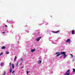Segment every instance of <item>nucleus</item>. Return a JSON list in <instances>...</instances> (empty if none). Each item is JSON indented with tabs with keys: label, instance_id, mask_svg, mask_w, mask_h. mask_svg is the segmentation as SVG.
I'll return each mask as SVG.
<instances>
[{
	"label": "nucleus",
	"instance_id": "nucleus-1",
	"mask_svg": "<svg viewBox=\"0 0 75 75\" xmlns=\"http://www.w3.org/2000/svg\"><path fill=\"white\" fill-rule=\"evenodd\" d=\"M61 54H62L64 55V58H65L67 56V55H66V53L65 52H61L60 53L58 54L57 55V57L59 56V55H61Z\"/></svg>",
	"mask_w": 75,
	"mask_h": 75
},
{
	"label": "nucleus",
	"instance_id": "nucleus-2",
	"mask_svg": "<svg viewBox=\"0 0 75 75\" xmlns=\"http://www.w3.org/2000/svg\"><path fill=\"white\" fill-rule=\"evenodd\" d=\"M69 71H70V70H68L67 71V72L65 73V74H64V75H69V74H70V73H68V72H69Z\"/></svg>",
	"mask_w": 75,
	"mask_h": 75
},
{
	"label": "nucleus",
	"instance_id": "nucleus-3",
	"mask_svg": "<svg viewBox=\"0 0 75 75\" xmlns=\"http://www.w3.org/2000/svg\"><path fill=\"white\" fill-rule=\"evenodd\" d=\"M41 38V37H39L37 38L36 39V41H40V39Z\"/></svg>",
	"mask_w": 75,
	"mask_h": 75
},
{
	"label": "nucleus",
	"instance_id": "nucleus-4",
	"mask_svg": "<svg viewBox=\"0 0 75 75\" xmlns=\"http://www.w3.org/2000/svg\"><path fill=\"white\" fill-rule=\"evenodd\" d=\"M59 32V30H58L57 31H52V33H58Z\"/></svg>",
	"mask_w": 75,
	"mask_h": 75
},
{
	"label": "nucleus",
	"instance_id": "nucleus-5",
	"mask_svg": "<svg viewBox=\"0 0 75 75\" xmlns=\"http://www.w3.org/2000/svg\"><path fill=\"white\" fill-rule=\"evenodd\" d=\"M70 41H71V39H68L66 41V42H69Z\"/></svg>",
	"mask_w": 75,
	"mask_h": 75
},
{
	"label": "nucleus",
	"instance_id": "nucleus-6",
	"mask_svg": "<svg viewBox=\"0 0 75 75\" xmlns=\"http://www.w3.org/2000/svg\"><path fill=\"white\" fill-rule=\"evenodd\" d=\"M71 33L72 34H75V31L74 30H73L72 31Z\"/></svg>",
	"mask_w": 75,
	"mask_h": 75
},
{
	"label": "nucleus",
	"instance_id": "nucleus-7",
	"mask_svg": "<svg viewBox=\"0 0 75 75\" xmlns=\"http://www.w3.org/2000/svg\"><path fill=\"white\" fill-rule=\"evenodd\" d=\"M35 51V49H34L32 50H31V52H34V51Z\"/></svg>",
	"mask_w": 75,
	"mask_h": 75
},
{
	"label": "nucleus",
	"instance_id": "nucleus-8",
	"mask_svg": "<svg viewBox=\"0 0 75 75\" xmlns=\"http://www.w3.org/2000/svg\"><path fill=\"white\" fill-rule=\"evenodd\" d=\"M12 66L13 69H14V64H12Z\"/></svg>",
	"mask_w": 75,
	"mask_h": 75
},
{
	"label": "nucleus",
	"instance_id": "nucleus-9",
	"mask_svg": "<svg viewBox=\"0 0 75 75\" xmlns=\"http://www.w3.org/2000/svg\"><path fill=\"white\" fill-rule=\"evenodd\" d=\"M1 49H6V47H5V46H3L2 47Z\"/></svg>",
	"mask_w": 75,
	"mask_h": 75
},
{
	"label": "nucleus",
	"instance_id": "nucleus-10",
	"mask_svg": "<svg viewBox=\"0 0 75 75\" xmlns=\"http://www.w3.org/2000/svg\"><path fill=\"white\" fill-rule=\"evenodd\" d=\"M18 62H17L16 63V67H18Z\"/></svg>",
	"mask_w": 75,
	"mask_h": 75
},
{
	"label": "nucleus",
	"instance_id": "nucleus-11",
	"mask_svg": "<svg viewBox=\"0 0 75 75\" xmlns=\"http://www.w3.org/2000/svg\"><path fill=\"white\" fill-rule=\"evenodd\" d=\"M12 71V69L10 68V69L9 72L10 73H11Z\"/></svg>",
	"mask_w": 75,
	"mask_h": 75
},
{
	"label": "nucleus",
	"instance_id": "nucleus-12",
	"mask_svg": "<svg viewBox=\"0 0 75 75\" xmlns=\"http://www.w3.org/2000/svg\"><path fill=\"white\" fill-rule=\"evenodd\" d=\"M16 59H17V56H16L15 57L14 59V61H15V62L16 61Z\"/></svg>",
	"mask_w": 75,
	"mask_h": 75
},
{
	"label": "nucleus",
	"instance_id": "nucleus-13",
	"mask_svg": "<svg viewBox=\"0 0 75 75\" xmlns=\"http://www.w3.org/2000/svg\"><path fill=\"white\" fill-rule=\"evenodd\" d=\"M38 64H40V63H41V61L39 60V61L38 62Z\"/></svg>",
	"mask_w": 75,
	"mask_h": 75
},
{
	"label": "nucleus",
	"instance_id": "nucleus-14",
	"mask_svg": "<svg viewBox=\"0 0 75 75\" xmlns=\"http://www.w3.org/2000/svg\"><path fill=\"white\" fill-rule=\"evenodd\" d=\"M59 53H60V52H57L55 53V54H59Z\"/></svg>",
	"mask_w": 75,
	"mask_h": 75
},
{
	"label": "nucleus",
	"instance_id": "nucleus-15",
	"mask_svg": "<svg viewBox=\"0 0 75 75\" xmlns=\"http://www.w3.org/2000/svg\"><path fill=\"white\" fill-rule=\"evenodd\" d=\"M11 63H9V67H11Z\"/></svg>",
	"mask_w": 75,
	"mask_h": 75
},
{
	"label": "nucleus",
	"instance_id": "nucleus-16",
	"mask_svg": "<svg viewBox=\"0 0 75 75\" xmlns=\"http://www.w3.org/2000/svg\"><path fill=\"white\" fill-rule=\"evenodd\" d=\"M73 72H75V69H73Z\"/></svg>",
	"mask_w": 75,
	"mask_h": 75
},
{
	"label": "nucleus",
	"instance_id": "nucleus-17",
	"mask_svg": "<svg viewBox=\"0 0 75 75\" xmlns=\"http://www.w3.org/2000/svg\"><path fill=\"white\" fill-rule=\"evenodd\" d=\"M2 55H3V52H1V54H0V56Z\"/></svg>",
	"mask_w": 75,
	"mask_h": 75
},
{
	"label": "nucleus",
	"instance_id": "nucleus-18",
	"mask_svg": "<svg viewBox=\"0 0 75 75\" xmlns=\"http://www.w3.org/2000/svg\"><path fill=\"white\" fill-rule=\"evenodd\" d=\"M70 55H71V58H72L73 57V55H72V54H70Z\"/></svg>",
	"mask_w": 75,
	"mask_h": 75
},
{
	"label": "nucleus",
	"instance_id": "nucleus-19",
	"mask_svg": "<svg viewBox=\"0 0 75 75\" xmlns=\"http://www.w3.org/2000/svg\"><path fill=\"white\" fill-rule=\"evenodd\" d=\"M5 74H6V71H4V74L3 75H5Z\"/></svg>",
	"mask_w": 75,
	"mask_h": 75
},
{
	"label": "nucleus",
	"instance_id": "nucleus-20",
	"mask_svg": "<svg viewBox=\"0 0 75 75\" xmlns=\"http://www.w3.org/2000/svg\"><path fill=\"white\" fill-rule=\"evenodd\" d=\"M3 63H1V65H3Z\"/></svg>",
	"mask_w": 75,
	"mask_h": 75
},
{
	"label": "nucleus",
	"instance_id": "nucleus-21",
	"mask_svg": "<svg viewBox=\"0 0 75 75\" xmlns=\"http://www.w3.org/2000/svg\"><path fill=\"white\" fill-rule=\"evenodd\" d=\"M14 72H15V71H13L12 72V74H14Z\"/></svg>",
	"mask_w": 75,
	"mask_h": 75
},
{
	"label": "nucleus",
	"instance_id": "nucleus-22",
	"mask_svg": "<svg viewBox=\"0 0 75 75\" xmlns=\"http://www.w3.org/2000/svg\"><path fill=\"white\" fill-rule=\"evenodd\" d=\"M21 61H23V59L22 58H21Z\"/></svg>",
	"mask_w": 75,
	"mask_h": 75
},
{
	"label": "nucleus",
	"instance_id": "nucleus-23",
	"mask_svg": "<svg viewBox=\"0 0 75 75\" xmlns=\"http://www.w3.org/2000/svg\"><path fill=\"white\" fill-rule=\"evenodd\" d=\"M6 54H9V52H8L6 53Z\"/></svg>",
	"mask_w": 75,
	"mask_h": 75
},
{
	"label": "nucleus",
	"instance_id": "nucleus-24",
	"mask_svg": "<svg viewBox=\"0 0 75 75\" xmlns=\"http://www.w3.org/2000/svg\"><path fill=\"white\" fill-rule=\"evenodd\" d=\"M5 26L6 27H7V25H5Z\"/></svg>",
	"mask_w": 75,
	"mask_h": 75
},
{
	"label": "nucleus",
	"instance_id": "nucleus-25",
	"mask_svg": "<svg viewBox=\"0 0 75 75\" xmlns=\"http://www.w3.org/2000/svg\"><path fill=\"white\" fill-rule=\"evenodd\" d=\"M27 75H28V72H29L28 71H27Z\"/></svg>",
	"mask_w": 75,
	"mask_h": 75
},
{
	"label": "nucleus",
	"instance_id": "nucleus-26",
	"mask_svg": "<svg viewBox=\"0 0 75 75\" xmlns=\"http://www.w3.org/2000/svg\"><path fill=\"white\" fill-rule=\"evenodd\" d=\"M3 34H5V32H3Z\"/></svg>",
	"mask_w": 75,
	"mask_h": 75
},
{
	"label": "nucleus",
	"instance_id": "nucleus-27",
	"mask_svg": "<svg viewBox=\"0 0 75 75\" xmlns=\"http://www.w3.org/2000/svg\"><path fill=\"white\" fill-rule=\"evenodd\" d=\"M23 66H22V67L21 68V69H23Z\"/></svg>",
	"mask_w": 75,
	"mask_h": 75
},
{
	"label": "nucleus",
	"instance_id": "nucleus-28",
	"mask_svg": "<svg viewBox=\"0 0 75 75\" xmlns=\"http://www.w3.org/2000/svg\"><path fill=\"white\" fill-rule=\"evenodd\" d=\"M60 58H62V56H60Z\"/></svg>",
	"mask_w": 75,
	"mask_h": 75
},
{
	"label": "nucleus",
	"instance_id": "nucleus-29",
	"mask_svg": "<svg viewBox=\"0 0 75 75\" xmlns=\"http://www.w3.org/2000/svg\"><path fill=\"white\" fill-rule=\"evenodd\" d=\"M29 72L30 73V71H29Z\"/></svg>",
	"mask_w": 75,
	"mask_h": 75
},
{
	"label": "nucleus",
	"instance_id": "nucleus-30",
	"mask_svg": "<svg viewBox=\"0 0 75 75\" xmlns=\"http://www.w3.org/2000/svg\"><path fill=\"white\" fill-rule=\"evenodd\" d=\"M21 63L20 64V65H21Z\"/></svg>",
	"mask_w": 75,
	"mask_h": 75
}]
</instances>
